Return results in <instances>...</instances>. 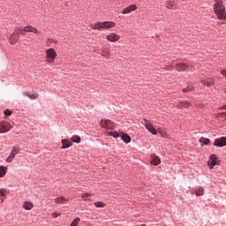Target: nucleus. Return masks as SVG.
I'll return each instance as SVG.
<instances>
[{
    "mask_svg": "<svg viewBox=\"0 0 226 226\" xmlns=\"http://www.w3.org/2000/svg\"><path fill=\"white\" fill-rule=\"evenodd\" d=\"M100 124L104 130H114L115 128L114 123L109 119L101 120Z\"/></svg>",
    "mask_w": 226,
    "mask_h": 226,
    "instance_id": "4",
    "label": "nucleus"
},
{
    "mask_svg": "<svg viewBox=\"0 0 226 226\" xmlns=\"http://www.w3.org/2000/svg\"><path fill=\"white\" fill-rule=\"evenodd\" d=\"M200 142L201 146H207V144H209L210 140L207 138L202 137L200 139Z\"/></svg>",
    "mask_w": 226,
    "mask_h": 226,
    "instance_id": "25",
    "label": "nucleus"
},
{
    "mask_svg": "<svg viewBox=\"0 0 226 226\" xmlns=\"http://www.w3.org/2000/svg\"><path fill=\"white\" fill-rule=\"evenodd\" d=\"M102 56H109V52H107V51H103Z\"/></svg>",
    "mask_w": 226,
    "mask_h": 226,
    "instance_id": "36",
    "label": "nucleus"
},
{
    "mask_svg": "<svg viewBox=\"0 0 226 226\" xmlns=\"http://www.w3.org/2000/svg\"><path fill=\"white\" fill-rule=\"evenodd\" d=\"M4 113L5 116H11V110L10 109H5Z\"/></svg>",
    "mask_w": 226,
    "mask_h": 226,
    "instance_id": "34",
    "label": "nucleus"
},
{
    "mask_svg": "<svg viewBox=\"0 0 226 226\" xmlns=\"http://www.w3.org/2000/svg\"><path fill=\"white\" fill-rule=\"evenodd\" d=\"M222 109H224L226 110V105H223V106H222Z\"/></svg>",
    "mask_w": 226,
    "mask_h": 226,
    "instance_id": "39",
    "label": "nucleus"
},
{
    "mask_svg": "<svg viewBox=\"0 0 226 226\" xmlns=\"http://www.w3.org/2000/svg\"><path fill=\"white\" fill-rule=\"evenodd\" d=\"M151 164L152 165H160V163H162V161L160 160V157L154 155V154H152L151 155Z\"/></svg>",
    "mask_w": 226,
    "mask_h": 226,
    "instance_id": "15",
    "label": "nucleus"
},
{
    "mask_svg": "<svg viewBox=\"0 0 226 226\" xmlns=\"http://www.w3.org/2000/svg\"><path fill=\"white\" fill-rule=\"evenodd\" d=\"M119 35L115 33H111L106 36V40H108V41H111L112 43H115V41H119Z\"/></svg>",
    "mask_w": 226,
    "mask_h": 226,
    "instance_id": "10",
    "label": "nucleus"
},
{
    "mask_svg": "<svg viewBox=\"0 0 226 226\" xmlns=\"http://www.w3.org/2000/svg\"><path fill=\"white\" fill-rule=\"evenodd\" d=\"M176 70L177 72H186V70H188V65L185 64H177Z\"/></svg>",
    "mask_w": 226,
    "mask_h": 226,
    "instance_id": "16",
    "label": "nucleus"
},
{
    "mask_svg": "<svg viewBox=\"0 0 226 226\" xmlns=\"http://www.w3.org/2000/svg\"><path fill=\"white\" fill-rule=\"evenodd\" d=\"M95 207H105V204L102 201H96L94 202Z\"/></svg>",
    "mask_w": 226,
    "mask_h": 226,
    "instance_id": "31",
    "label": "nucleus"
},
{
    "mask_svg": "<svg viewBox=\"0 0 226 226\" xmlns=\"http://www.w3.org/2000/svg\"><path fill=\"white\" fill-rule=\"evenodd\" d=\"M92 29H95L98 31H101V29H105L106 31H109V29H112L113 27H116V23L113 21H103V22H97L94 25H91Z\"/></svg>",
    "mask_w": 226,
    "mask_h": 226,
    "instance_id": "2",
    "label": "nucleus"
},
{
    "mask_svg": "<svg viewBox=\"0 0 226 226\" xmlns=\"http://www.w3.org/2000/svg\"><path fill=\"white\" fill-rule=\"evenodd\" d=\"M23 31H24L25 33H34L35 34H40V31H38L37 28H34V27H33V26H25V27L23 28Z\"/></svg>",
    "mask_w": 226,
    "mask_h": 226,
    "instance_id": "14",
    "label": "nucleus"
},
{
    "mask_svg": "<svg viewBox=\"0 0 226 226\" xmlns=\"http://www.w3.org/2000/svg\"><path fill=\"white\" fill-rule=\"evenodd\" d=\"M24 95L28 96L30 100H36V98H38V94L36 93L29 94V92H25Z\"/></svg>",
    "mask_w": 226,
    "mask_h": 226,
    "instance_id": "18",
    "label": "nucleus"
},
{
    "mask_svg": "<svg viewBox=\"0 0 226 226\" xmlns=\"http://www.w3.org/2000/svg\"><path fill=\"white\" fill-rule=\"evenodd\" d=\"M193 86H192V85H189V86H187L185 88H184L183 89V93H188V92H190V91H193Z\"/></svg>",
    "mask_w": 226,
    "mask_h": 226,
    "instance_id": "29",
    "label": "nucleus"
},
{
    "mask_svg": "<svg viewBox=\"0 0 226 226\" xmlns=\"http://www.w3.org/2000/svg\"><path fill=\"white\" fill-rule=\"evenodd\" d=\"M214 146L216 147H223L226 146V137H222L215 139Z\"/></svg>",
    "mask_w": 226,
    "mask_h": 226,
    "instance_id": "9",
    "label": "nucleus"
},
{
    "mask_svg": "<svg viewBox=\"0 0 226 226\" xmlns=\"http://www.w3.org/2000/svg\"><path fill=\"white\" fill-rule=\"evenodd\" d=\"M87 197H91V193L85 192V193L82 194V199H87Z\"/></svg>",
    "mask_w": 226,
    "mask_h": 226,
    "instance_id": "33",
    "label": "nucleus"
},
{
    "mask_svg": "<svg viewBox=\"0 0 226 226\" xmlns=\"http://www.w3.org/2000/svg\"><path fill=\"white\" fill-rule=\"evenodd\" d=\"M67 200H68L63 196L55 199L56 204H66Z\"/></svg>",
    "mask_w": 226,
    "mask_h": 226,
    "instance_id": "19",
    "label": "nucleus"
},
{
    "mask_svg": "<svg viewBox=\"0 0 226 226\" xmlns=\"http://www.w3.org/2000/svg\"><path fill=\"white\" fill-rule=\"evenodd\" d=\"M47 55V63H54V59L57 57V53L56 52V49L54 48H50L46 50Z\"/></svg>",
    "mask_w": 226,
    "mask_h": 226,
    "instance_id": "3",
    "label": "nucleus"
},
{
    "mask_svg": "<svg viewBox=\"0 0 226 226\" xmlns=\"http://www.w3.org/2000/svg\"><path fill=\"white\" fill-rule=\"evenodd\" d=\"M19 33L20 34H24V29L23 30L19 29Z\"/></svg>",
    "mask_w": 226,
    "mask_h": 226,
    "instance_id": "38",
    "label": "nucleus"
},
{
    "mask_svg": "<svg viewBox=\"0 0 226 226\" xmlns=\"http://www.w3.org/2000/svg\"><path fill=\"white\" fill-rule=\"evenodd\" d=\"M166 8L172 10V8H176V4L174 2L168 1L166 2Z\"/></svg>",
    "mask_w": 226,
    "mask_h": 226,
    "instance_id": "26",
    "label": "nucleus"
},
{
    "mask_svg": "<svg viewBox=\"0 0 226 226\" xmlns=\"http://www.w3.org/2000/svg\"><path fill=\"white\" fill-rule=\"evenodd\" d=\"M201 83L204 86H207V87H211L212 86L215 85V79H213V78H207L206 79H202Z\"/></svg>",
    "mask_w": 226,
    "mask_h": 226,
    "instance_id": "12",
    "label": "nucleus"
},
{
    "mask_svg": "<svg viewBox=\"0 0 226 226\" xmlns=\"http://www.w3.org/2000/svg\"><path fill=\"white\" fill-rule=\"evenodd\" d=\"M144 122H145L144 126H145L146 130L150 132V133H152V135H156L157 132H156V129H154V126H153V124L146 118H144Z\"/></svg>",
    "mask_w": 226,
    "mask_h": 226,
    "instance_id": "5",
    "label": "nucleus"
},
{
    "mask_svg": "<svg viewBox=\"0 0 226 226\" xmlns=\"http://www.w3.org/2000/svg\"><path fill=\"white\" fill-rule=\"evenodd\" d=\"M23 207L24 209H26V211H31L32 207H34L33 204L29 201H25L23 203Z\"/></svg>",
    "mask_w": 226,
    "mask_h": 226,
    "instance_id": "20",
    "label": "nucleus"
},
{
    "mask_svg": "<svg viewBox=\"0 0 226 226\" xmlns=\"http://www.w3.org/2000/svg\"><path fill=\"white\" fill-rule=\"evenodd\" d=\"M207 164L210 169H213L215 165H218V157L216 154L210 155Z\"/></svg>",
    "mask_w": 226,
    "mask_h": 226,
    "instance_id": "8",
    "label": "nucleus"
},
{
    "mask_svg": "<svg viewBox=\"0 0 226 226\" xmlns=\"http://www.w3.org/2000/svg\"><path fill=\"white\" fill-rule=\"evenodd\" d=\"M141 226H146V224H142Z\"/></svg>",
    "mask_w": 226,
    "mask_h": 226,
    "instance_id": "41",
    "label": "nucleus"
},
{
    "mask_svg": "<svg viewBox=\"0 0 226 226\" xmlns=\"http://www.w3.org/2000/svg\"><path fill=\"white\" fill-rule=\"evenodd\" d=\"M8 170V168L5 166H0V177H4L6 176V171Z\"/></svg>",
    "mask_w": 226,
    "mask_h": 226,
    "instance_id": "23",
    "label": "nucleus"
},
{
    "mask_svg": "<svg viewBox=\"0 0 226 226\" xmlns=\"http://www.w3.org/2000/svg\"><path fill=\"white\" fill-rule=\"evenodd\" d=\"M19 38H20L19 33H13L9 38V43H11V45H14L16 41H19Z\"/></svg>",
    "mask_w": 226,
    "mask_h": 226,
    "instance_id": "13",
    "label": "nucleus"
},
{
    "mask_svg": "<svg viewBox=\"0 0 226 226\" xmlns=\"http://www.w3.org/2000/svg\"><path fill=\"white\" fill-rule=\"evenodd\" d=\"M204 195V188L200 187L197 191H196V196L197 197H200Z\"/></svg>",
    "mask_w": 226,
    "mask_h": 226,
    "instance_id": "28",
    "label": "nucleus"
},
{
    "mask_svg": "<svg viewBox=\"0 0 226 226\" xmlns=\"http://www.w3.org/2000/svg\"><path fill=\"white\" fill-rule=\"evenodd\" d=\"M224 93L226 94V88H225V90H224Z\"/></svg>",
    "mask_w": 226,
    "mask_h": 226,
    "instance_id": "40",
    "label": "nucleus"
},
{
    "mask_svg": "<svg viewBox=\"0 0 226 226\" xmlns=\"http://www.w3.org/2000/svg\"><path fill=\"white\" fill-rule=\"evenodd\" d=\"M108 135L114 137V139H117V137H119V133H117V132H108Z\"/></svg>",
    "mask_w": 226,
    "mask_h": 226,
    "instance_id": "30",
    "label": "nucleus"
},
{
    "mask_svg": "<svg viewBox=\"0 0 226 226\" xmlns=\"http://www.w3.org/2000/svg\"><path fill=\"white\" fill-rule=\"evenodd\" d=\"M122 140L125 142V144H130V142H132V138L128 134H123Z\"/></svg>",
    "mask_w": 226,
    "mask_h": 226,
    "instance_id": "22",
    "label": "nucleus"
},
{
    "mask_svg": "<svg viewBox=\"0 0 226 226\" xmlns=\"http://www.w3.org/2000/svg\"><path fill=\"white\" fill-rule=\"evenodd\" d=\"M190 102H188V101H185V102H181L178 105H177V107H178V109H183V107L185 108V109H188V107H190Z\"/></svg>",
    "mask_w": 226,
    "mask_h": 226,
    "instance_id": "21",
    "label": "nucleus"
},
{
    "mask_svg": "<svg viewBox=\"0 0 226 226\" xmlns=\"http://www.w3.org/2000/svg\"><path fill=\"white\" fill-rule=\"evenodd\" d=\"M11 130V124L8 122H0V133H6Z\"/></svg>",
    "mask_w": 226,
    "mask_h": 226,
    "instance_id": "6",
    "label": "nucleus"
},
{
    "mask_svg": "<svg viewBox=\"0 0 226 226\" xmlns=\"http://www.w3.org/2000/svg\"><path fill=\"white\" fill-rule=\"evenodd\" d=\"M80 222V218H76L74 219L72 223H71V226H77L79 225V222Z\"/></svg>",
    "mask_w": 226,
    "mask_h": 226,
    "instance_id": "32",
    "label": "nucleus"
},
{
    "mask_svg": "<svg viewBox=\"0 0 226 226\" xmlns=\"http://www.w3.org/2000/svg\"><path fill=\"white\" fill-rule=\"evenodd\" d=\"M62 145L61 149H68V147H71L72 142L68 139H62Z\"/></svg>",
    "mask_w": 226,
    "mask_h": 226,
    "instance_id": "17",
    "label": "nucleus"
},
{
    "mask_svg": "<svg viewBox=\"0 0 226 226\" xmlns=\"http://www.w3.org/2000/svg\"><path fill=\"white\" fill-rule=\"evenodd\" d=\"M7 190L6 189H0V200H1V202H4V199H3V197H5L6 196V193H7Z\"/></svg>",
    "mask_w": 226,
    "mask_h": 226,
    "instance_id": "24",
    "label": "nucleus"
},
{
    "mask_svg": "<svg viewBox=\"0 0 226 226\" xmlns=\"http://www.w3.org/2000/svg\"><path fill=\"white\" fill-rule=\"evenodd\" d=\"M18 153L19 148H17V147H13L10 155L6 159L7 163H11V162H13V158L17 156Z\"/></svg>",
    "mask_w": 226,
    "mask_h": 226,
    "instance_id": "7",
    "label": "nucleus"
},
{
    "mask_svg": "<svg viewBox=\"0 0 226 226\" xmlns=\"http://www.w3.org/2000/svg\"><path fill=\"white\" fill-rule=\"evenodd\" d=\"M60 215H61L58 214V213H53V214H52L53 218H57V217L60 216Z\"/></svg>",
    "mask_w": 226,
    "mask_h": 226,
    "instance_id": "35",
    "label": "nucleus"
},
{
    "mask_svg": "<svg viewBox=\"0 0 226 226\" xmlns=\"http://www.w3.org/2000/svg\"><path fill=\"white\" fill-rule=\"evenodd\" d=\"M214 11L219 19V20H226V11L225 5H223V1L215 0Z\"/></svg>",
    "mask_w": 226,
    "mask_h": 226,
    "instance_id": "1",
    "label": "nucleus"
},
{
    "mask_svg": "<svg viewBox=\"0 0 226 226\" xmlns=\"http://www.w3.org/2000/svg\"><path fill=\"white\" fill-rule=\"evenodd\" d=\"M72 142H75L76 144H80V138L77 135H74L71 138Z\"/></svg>",
    "mask_w": 226,
    "mask_h": 226,
    "instance_id": "27",
    "label": "nucleus"
},
{
    "mask_svg": "<svg viewBox=\"0 0 226 226\" xmlns=\"http://www.w3.org/2000/svg\"><path fill=\"white\" fill-rule=\"evenodd\" d=\"M166 70H172V66H170V65L166 66Z\"/></svg>",
    "mask_w": 226,
    "mask_h": 226,
    "instance_id": "37",
    "label": "nucleus"
},
{
    "mask_svg": "<svg viewBox=\"0 0 226 226\" xmlns=\"http://www.w3.org/2000/svg\"><path fill=\"white\" fill-rule=\"evenodd\" d=\"M137 10V5L136 4H131L128 7L124 8V11H122L123 15H126L128 13H132V11H135Z\"/></svg>",
    "mask_w": 226,
    "mask_h": 226,
    "instance_id": "11",
    "label": "nucleus"
}]
</instances>
